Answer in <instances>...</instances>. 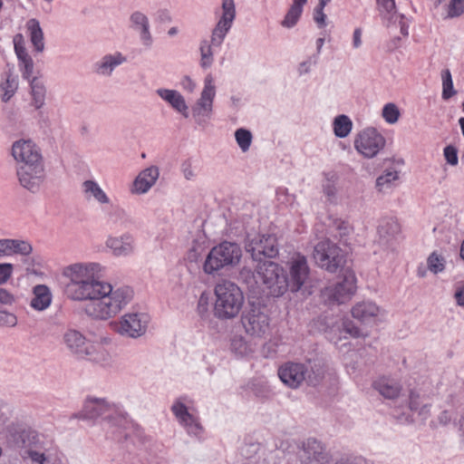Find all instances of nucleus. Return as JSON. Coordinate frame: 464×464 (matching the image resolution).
Here are the masks:
<instances>
[{"mask_svg":"<svg viewBox=\"0 0 464 464\" xmlns=\"http://www.w3.org/2000/svg\"><path fill=\"white\" fill-rule=\"evenodd\" d=\"M106 268L99 262H74L62 270L64 290L72 301L89 303L84 307L87 316L108 321L116 317L133 299V290L126 285L115 286L104 280Z\"/></svg>","mask_w":464,"mask_h":464,"instance_id":"1","label":"nucleus"},{"mask_svg":"<svg viewBox=\"0 0 464 464\" xmlns=\"http://www.w3.org/2000/svg\"><path fill=\"white\" fill-rule=\"evenodd\" d=\"M240 276L247 287L254 293H263L278 297L289 289L286 271L275 262H266L261 265L256 274L244 268Z\"/></svg>","mask_w":464,"mask_h":464,"instance_id":"2","label":"nucleus"},{"mask_svg":"<svg viewBox=\"0 0 464 464\" xmlns=\"http://www.w3.org/2000/svg\"><path fill=\"white\" fill-rule=\"evenodd\" d=\"M213 316L220 321H233L241 314L245 304V294L241 287L230 279H220L213 287Z\"/></svg>","mask_w":464,"mask_h":464,"instance_id":"3","label":"nucleus"},{"mask_svg":"<svg viewBox=\"0 0 464 464\" xmlns=\"http://www.w3.org/2000/svg\"><path fill=\"white\" fill-rule=\"evenodd\" d=\"M105 416L103 428L112 436H118L127 426V419L114 412L111 404L104 399L90 397L83 402L82 410L76 417L84 420H94Z\"/></svg>","mask_w":464,"mask_h":464,"instance_id":"4","label":"nucleus"},{"mask_svg":"<svg viewBox=\"0 0 464 464\" xmlns=\"http://www.w3.org/2000/svg\"><path fill=\"white\" fill-rule=\"evenodd\" d=\"M242 258V249L237 243L224 241L213 246L205 257L202 271L215 276L220 270L237 266Z\"/></svg>","mask_w":464,"mask_h":464,"instance_id":"5","label":"nucleus"},{"mask_svg":"<svg viewBox=\"0 0 464 464\" xmlns=\"http://www.w3.org/2000/svg\"><path fill=\"white\" fill-rule=\"evenodd\" d=\"M314 327L325 334L326 338L334 343H337L343 338V333L353 338L365 339L370 336V332L356 325L350 320H340L336 316H322L314 322Z\"/></svg>","mask_w":464,"mask_h":464,"instance_id":"6","label":"nucleus"},{"mask_svg":"<svg viewBox=\"0 0 464 464\" xmlns=\"http://www.w3.org/2000/svg\"><path fill=\"white\" fill-rule=\"evenodd\" d=\"M150 321L151 317L148 313L142 310H130L111 322L110 326L120 336L137 340L147 334Z\"/></svg>","mask_w":464,"mask_h":464,"instance_id":"7","label":"nucleus"},{"mask_svg":"<svg viewBox=\"0 0 464 464\" xmlns=\"http://www.w3.org/2000/svg\"><path fill=\"white\" fill-rule=\"evenodd\" d=\"M216 96V81L214 76L208 73L204 77L202 89L190 111L191 118L198 127H205L211 121Z\"/></svg>","mask_w":464,"mask_h":464,"instance_id":"8","label":"nucleus"},{"mask_svg":"<svg viewBox=\"0 0 464 464\" xmlns=\"http://www.w3.org/2000/svg\"><path fill=\"white\" fill-rule=\"evenodd\" d=\"M353 145L359 156L365 160H372L384 150L387 139L377 127L368 125L354 134Z\"/></svg>","mask_w":464,"mask_h":464,"instance_id":"9","label":"nucleus"},{"mask_svg":"<svg viewBox=\"0 0 464 464\" xmlns=\"http://www.w3.org/2000/svg\"><path fill=\"white\" fill-rule=\"evenodd\" d=\"M240 323L245 334L253 340L266 339L272 331L271 318L266 309L255 304L242 313Z\"/></svg>","mask_w":464,"mask_h":464,"instance_id":"10","label":"nucleus"},{"mask_svg":"<svg viewBox=\"0 0 464 464\" xmlns=\"http://www.w3.org/2000/svg\"><path fill=\"white\" fill-rule=\"evenodd\" d=\"M170 409L179 424L189 436L200 438L203 435L204 429L199 421L195 402L190 397L177 398Z\"/></svg>","mask_w":464,"mask_h":464,"instance_id":"11","label":"nucleus"},{"mask_svg":"<svg viewBox=\"0 0 464 464\" xmlns=\"http://www.w3.org/2000/svg\"><path fill=\"white\" fill-rule=\"evenodd\" d=\"M315 263L323 269L334 273L344 264L343 251L329 239H322L314 248Z\"/></svg>","mask_w":464,"mask_h":464,"instance_id":"12","label":"nucleus"},{"mask_svg":"<svg viewBox=\"0 0 464 464\" xmlns=\"http://www.w3.org/2000/svg\"><path fill=\"white\" fill-rule=\"evenodd\" d=\"M357 279L352 270H345L338 281L323 291V297L330 304H345L352 299L357 290Z\"/></svg>","mask_w":464,"mask_h":464,"instance_id":"13","label":"nucleus"},{"mask_svg":"<svg viewBox=\"0 0 464 464\" xmlns=\"http://www.w3.org/2000/svg\"><path fill=\"white\" fill-rule=\"evenodd\" d=\"M245 248L256 261H260L263 256L273 258L278 254L277 239L271 234H249Z\"/></svg>","mask_w":464,"mask_h":464,"instance_id":"14","label":"nucleus"},{"mask_svg":"<svg viewBox=\"0 0 464 464\" xmlns=\"http://www.w3.org/2000/svg\"><path fill=\"white\" fill-rule=\"evenodd\" d=\"M237 16L235 0H221L220 7L216 10V24L212 29L214 43H223L230 32Z\"/></svg>","mask_w":464,"mask_h":464,"instance_id":"15","label":"nucleus"},{"mask_svg":"<svg viewBox=\"0 0 464 464\" xmlns=\"http://www.w3.org/2000/svg\"><path fill=\"white\" fill-rule=\"evenodd\" d=\"M16 175L24 188L33 193L38 192L45 180L44 161L17 166Z\"/></svg>","mask_w":464,"mask_h":464,"instance_id":"16","label":"nucleus"},{"mask_svg":"<svg viewBox=\"0 0 464 464\" xmlns=\"http://www.w3.org/2000/svg\"><path fill=\"white\" fill-rule=\"evenodd\" d=\"M286 268L289 274V289L292 292L299 291L309 277L310 269L306 257L300 253H295L287 260Z\"/></svg>","mask_w":464,"mask_h":464,"instance_id":"17","label":"nucleus"},{"mask_svg":"<svg viewBox=\"0 0 464 464\" xmlns=\"http://www.w3.org/2000/svg\"><path fill=\"white\" fill-rule=\"evenodd\" d=\"M353 318L365 325H375L384 319L385 310L372 300L356 302L351 308Z\"/></svg>","mask_w":464,"mask_h":464,"instance_id":"18","label":"nucleus"},{"mask_svg":"<svg viewBox=\"0 0 464 464\" xmlns=\"http://www.w3.org/2000/svg\"><path fill=\"white\" fill-rule=\"evenodd\" d=\"M11 155L17 166L28 165L43 160L39 147L31 139H18L11 146Z\"/></svg>","mask_w":464,"mask_h":464,"instance_id":"19","label":"nucleus"},{"mask_svg":"<svg viewBox=\"0 0 464 464\" xmlns=\"http://www.w3.org/2000/svg\"><path fill=\"white\" fill-rule=\"evenodd\" d=\"M104 245L107 251L116 258L131 256L137 248L135 237L130 232L109 235Z\"/></svg>","mask_w":464,"mask_h":464,"instance_id":"20","label":"nucleus"},{"mask_svg":"<svg viewBox=\"0 0 464 464\" xmlns=\"http://www.w3.org/2000/svg\"><path fill=\"white\" fill-rule=\"evenodd\" d=\"M160 178V169L150 165L141 169L129 186V191L134 196H142L150 192Z\"/></svg>","mask_w":464,"mask_h":464,"instance_id":"21","label":"nucleus"},{"mask_svg":"<svg viewBox=\"0 0 464 464\" xmlns=\"http://www.w3.org/2000/svg\"><path fill=\"white\" fill-rule=\"evenodd\" d=\"M90 342L83 333L72 327L66 328L61 335V344L69 353L79 358H82L86 353Z\"/></svg>","mask_w":464,"mask_h":464,"instance_id":"22","label":"nucleus"},{"mask_svg":"<svg viewBox=\"0 0 464 464\" xmlns=\"http://www.w3.org/2000/svg\"><path fill=\"white\" fill-rule=\"evenodd\" d=\"M155 93L170 109L181 117L187 119L189 117V106L185 96L176 89L160 87L156 89Z\"/></svg>","mask_w":464,"mask_h":464,"instance_id":"23","label":"nucleus"},{"mask_svg":"<svg viewBox=\"0 0 464 464\" xmlns=\"http://www.w3.org/2000/svg\"><path fill=\"white\" fill-rule=\"evenodd\" d=\"M307 367L299 362H285L278 369V376L282 382L290 388H297L304 381Z\"/></svg>","mask_w":464,"mask_h":464,"instance_id":"24","label":"nucleus"},{"mask_svg":"<svg viewBox=\"0 0 464 464\" xmlns=\"http://www.w3.org/2000/svg\"><path fill=\"white\" fill-rule=\"evenodd\" d=\"M301 458L305 464H328L329 453L324 445L314 439H308L304 443Z\"/></svg>","mask_w":464,"mask_h":464,"instance_id":"25","label":"nucleus"},{"mask_svg":"<svg viewBox=\"0 0 464 464\" xmlns=\"http://www.w3.org/2000/svg\"><path fill=\"white\" fill-rule=\"evenodd\" d=\"M130 26L139 34L143 46L150 47L152 45L153 37L150 32V20L144 13L140 11L131 13L130 15Z\"/></svg>","mask_w":464,"mask_h":464,"instance_id":"26","label":"nucleus"},{"mask_svg":"<svg viewBox=\"0 0 464 464\" xmlns=\"http://www.w3.org/2000/svg\"><path fill=\"white\" fill-rule=\"evenodd\" d=\"M127 61L126 56L121 52H113L103 55L94 64L95 72L102 77H110L112 75L114 70L125 63Z\"/></svg>","mask_w":464,"mask_h":464,"instance_id":"27","label":"nucleus"},{"mask_svg":"<svg viewBox=\"0 0 464 464\" xmlns=\"http://www.w3.org/2000/svg\"><path fill=\"white\" fill-rule=\"evenodd\" d=\"M82 359L88 360L105 368L112 366L114 362L113 355L107 348L92 341Z\"/></svg>","mask_w":464,"mask_h":464,"instance_id":"28","label":"nucleus"},{"mask_svg":"<svg viewBox=\"0 0 464 464\" xmlns=\"http://www.w3.org/2000/svg\"><path fill=\"white\" fill-rule=\"evenodd\" d=\"M82 192L88 201L95 202L101 206H111V198L102 188L98 181L87 179L82 184Z\"/></svg>","mask_w":464,"mask_h":464,"instance_id":"29","label":"nucleus"},{"mask_svg":"<svg viewBox=\"0 0 464 464\" xmlns=\"http://www.w3.org/2000/svg\"><path fill=\"white\" fill-rule=\"evenodd\" d=\"M409 409L414 419L424 421L430 416L431 405L418 391H411L409 394Z\"/></svg>","mask_w":464,"mask_h":464,"instance_id":"30","label":"nucleus"},{"mask_svg":"<svg viewBox=\"0 0 464 464\" xmlns=\"http://www.w3.org/2000/svg\"><path fill=\"white\" fill-rule=\"evenodd\" d=\"M256 340H246L242 335H235L230 340V352L237 358L249 359L255 354L257 345Z\"/></svg>","mask_w":464,"mask_h":464,"instance_id":"31","label":"nucleus"},{"mask_svg":"<svg viewBox=\"0 0 464 464\" xmlns=\"http://www.w3.org/2000/svg\"><path fill=\"white\" fill-rule=\"evenodd\" d=\"M33 250L29 242L20 239H0V258L13 255L27 256Z\"/></svg>","mask_w":464,"mask_h":464,"instance_id":"32","label":"nucleus"},{"mask_svg":"<svg viewBox=\"0 0 464 464\" xmlns=\"http://www.w3.org/2000/svg\"><path fill=\"white\" fill-rule=\"evenodd\" d=\"M25 32L35 53H43L45 48L44 34L39 20L30 18L25 23Z\"/></svg>","mask_w":464,"mask_h":464,"instance_id":"33","label":"nucleus"},{"mask_svg":"<svg viewBox=\"0 0 464 464\" xmlns=\"http://www.w3.org/2000/svg\"><path fill=\"white\" fill-rule=\"evenodd\" d=\"M306 4L307 0H292L285 15L280 21L281 27L286 30L295 28L302 17L304 7Z\"/></svg>","mask_w":464,"mask_h":464,"instance_id":"34","label":"nucleus"},{"mask_svg":"<svg viewBox=\"0 0 464 464\" xmlns=\"http://www.w3.org/2000/svg\"><path fill=\"white\" fill-rule=\"evenodd\" d=\"M459 408V401L454 397H449L441 410L437 415L435 420L432 421V426H446L457 419Z\"/></svg>","mask_w":464,"mask_h":464,"instance_id":"35","label":"nucleus"},{"mask_svg":"<svg viewBox=\"0 0 464 464\" xmlns=\"http://www.w3.org/2000/svg\"><path fill=\"white\" fill-rule=\"evenodd\" d=\"M374 388L385 399L394 400L401 394V383L391 378L381 377L374 382Z\"/></svg>","mask_w":464,"mask_h":464,"instance_id":"36","label":"nucleus"},{"mask_svg":"<svg viewBox=\"0 0 464 464\" xmlns=\"http://www.w3.org/2000/svg\"><path fill=\"white\" fill-rule=\"evenodd\" d=\"M29 84L30 105L34 110H40L45 105L46 87L44 82L38 77L27 81Z\"/></svg>","mask_w":464,"mask_h":464,"instance_id":"37","label":"nucleus"},{"mask_svg":"<svg viewBox=\"0 0 464 464\" xmlns=\"http://www.w3.org/2000/svg\"><path fill=\"white\" fill-rule=\"evenodd\" d=\"M223 43H214L213 33H211L210 40H202L199 44L200 60L199 64L203 69H208L214 63V55L216 49L221 47Z\"/></svg>","mask_w":464,"mask_h":464,"instance_id":"38","label":"nucleus"},{"mask_svg":"<svg viewBox=\"0 0 464 464\" xmlns=\"http://www.w3.org/2000/svg\"><path fill=\"white\" fill-rule=\"evenodd\" d=\"M14 302V296L6 289L0 288V305H10ZM17 324L16 315L6 310H0V326L14 327Z\"/></svg>","mask_w":464,"mask_h":464,"instance_id":"39","label":"nucleus"},{"mask_svg":"<svg viewBox=\"0 0 464 464\" xmlns=\"http://www.w3.org/2000/svg\"><path fill=\"white\" fill-rule=\"evenodd\" d=\"M196 314L203 325L210 326L214 323L210 295L207 291L202 292L198 296Z\"/></svg>","mask_w":464,"mask_h":464,"instance_id":"40","label":"nucleus"},{"mask_svg":"<svg viewBox=\"0 0 464 464\" xmlns=\"http://www.w3.org/2000/svg\"><path fill=\"white\" fill-rule=\"evenodd\" d=\"M19 87V80L16 75L8 72L2 75L0 80V99L3 102H8L16 93Z\"/></svg>","mask_w":464,"mask_h":464,"instance_id":"41","label":"nucleus"},{"mask_svg":"<svg viewBox=\"0 0 464 464\" xmlns=\"http://www.w3.org/2000/svg\"><path fill=\"white\" fill-rule=\"evenodd\" d=\"M34 297L31 300V306L37 311L47 309L52 303L50 289L44 285H38L34 287Z\"/></svg>","mask_w":464,"mask_h":464,"instance_id":"42","label":"nucleus"},{"mask_svg":"<svg viewBox=\"0 0 464 464\" xmlns=\"http://www.w3.org/2000/svg\"><path fill=\"white\" fill-rule=\"evenodd\" d=\"M208 246L207 237L201 232L197 233L194 236L187 252L188 261L191 263L198 262L207 250Z\"/></svg>","mask_w":464,"mask_h":464,"instance_id":"43","label":"nucleus"},{"mask_svg":"<svg viewBox=\"0 0 464 464\" xmlns=\"http://www.w3.org/2000/svg\"><path fill=\"white\" fill-rule=\"evenodd\" d=\"M353 128L352 119L346 114H338L332 121V130L338 139L347 138Z\"/></svg>","mask_w":464,"mask_h":464,"instance_id":"44","label":"nucleus"},{"mask_svg":"<svg viewBox=\"0 0 464 464\" xmlns=\"http://www.w3.org/2000/svg\"><path fill=\"white\" fill-rule=\"evenodd\" d=\"M234 138L242 153H246L250 150L254 140L250 130L244 127L237 128L234 132Z\"/></svg>","mask_w":464,"mask_h":464,"instance_id":"45","label":"nucleus"},{"mask_svg":"<svg viewBox=\"0 0 464 464\" xmlns=\"http://www.w3.org/2000/svg\"><path fill=\"white\" fill-rule=\"evenodd\" d=\"M18 69L22 74V77L30 81L31 79L37 78L34 76V63L29 53L17 54Z\"/></svg>","mask_w":464,"mask_h":464,"instance_id":"46","label":"nucleus"},{"mask_svg":"<svg viewBox=\"0 0 464 464\" xmlns=\"http://www.w3.org/2000/svg\"><path fill=\"white\" fill-rule=\"evenodd\" d=\"M377 5L382 17L387 22L388 25L397 21L398 14L394 0H377Z\"/></svg>","mask_w":464,"mask_h":464,"instance_id":"47","label":"nucleus"},{"mask_svg":"<svg viewBox=\"0 0 464 464\" xmlns=\"http://www.w3.org/2000/svg\"><path fill=\"white\" fill-rule=\"evenodd\" d=\"M446 268V258L442 253L433 251L427 258V269L438 275L442 273Z\"/></svg>","mask_w":464,"mask_h":464,"instance_id":"48","label":"nucleus"},{"mask_svg":"<svg viewBox=\"0 0 464 464\" xmlns=\"http://www.w3.org/2000/svg\"><path fill=\"white\" fill-rule=\"evenodd\" d=\"M401 110L394 102L385 103L381 111V117L389 125L396 124L401 118Z\"/></svg>","mask_w":464,"mask_h":464,"instance_id":"49","label":"nucleus"},{"mask_svg":"<svg viewBox=\"0 0 464 464\" xmlns=\"http://www.w3.org/2000/svg\"><path fill=\"white\" fill-rule=\"evenodd\" d=\"M442 92L441 97L443 100H449L453 97L457 92L454 89L451 72L449 69L441 72Z\"/></svg>","mask_w":464,"mask_h":464,"instance_id":"50","label":"nucleus"},{"mask_svg":"<svg viewBox=\"0 0 464 464\" xmlns=\"http://www.w3.org/2000/svg\"><path fill=\"white\" fill-rule=\"evenodd\" d=\"M400 178V172L396 169H387L382 175H381L376 180V186L379 190L382 191L392 185L393 182L398 180Z\"/></svg>","mask_w":464,"mask_h":464,"instance_id":"51","label":"nucleus"},{"mask_svg":"<svg viewBox=\"0 0 464 464\" xmlns=\"http://www.w3.org/2000/svg\"><path fill=\"white\" fill-rule=\"evenodd\" d=\"M464 14V0H450L446 7V16L456 18Z\"/></svg>","mask_w":464,"mask_h":464,"instance_id":"52","label":"nucleus"},{"mask_svg":"<svg viewBox=\"0 0 464 464\" xmlns=\"http://www.w3.org/2000/svg\"><path fill=\"white\" fill-rule=\"evenodd\" d=\"M334 178V175L331 178H326L322 185L323 193L329 201L335 200L337 196V187Z\"/></svg>","mask_w":464,"mask_h":464,"instance_id":"53","label":"nucleus"},{"mask_svg":"<svg viewBox=\"0 0 464 464\" xmlns=\"http://www.w3.org/2000/svg\"><path fill=\"white\" fill-rule=\"evenodd\" d=\"M317 63L316 56H309L302 61L297 66V72L300 76L310 73Z\"/></svg>","mask_w":464,"mask_h":464,"instance_id":"54","label":"nucleus"},{"mask_svg":"<svg viewBox=\"0 0 464 464\" xmlns=\"http://www.w3.org/2000/svg\"><path fill=\"white\" fill-rule=\"evenodd\" d=\"M443 155L448 164L456 166L459 163L458 150L452 146L448 145L443 150Z\"/></svg>","mask_w":464,"mask_h":464,"instance_id":"55","label":"nucleus"},{"mask_svg":"<svg viewBox=\"0 0 464 464\" xmlns=\"http://www.w3.org/2000/svg\"><path fill=\"white\" fill-rule=\"evenodd\" d=\"M313 20L319 29H324L328 24L327 15L325 14L324 10L321 8L314 9Z\"/></svg>","mask_w":464,"mask_h":464,"instance_id":"56","label":"nucleus"},{"mask_svg":"<svg viewBox=\"0 0 464 464\" xmlns=\"http://www.w3.org/2000/svg\"><path fill=\"white\" fill-rule=\"evenodd\" d=\"M14 265L10 263H0V285H5L13 276Z\"/></svg>","mask_w":464,"mask_h":464,"instance_id":"57","label":"nucleus"},{"mask_svg":"<svg viewBox=\"0 0 464 464\" xmlns=\"http://www.w3.org/2000/svg\"><path fill=\"white\" fill-rule=\"evenodd\" d=\"M13 44L15 55L28 53L25 39L22 34H16L14 35Z\"/></svg>","mask_w":464,"mask_h":464,"instance_id":"58","label":"nucleus"},{"mask_svg":"<svg viewBox=\"0 0 464 464\" xmlns=\"http://www.w3.org/2000/svg\"><path fill=\"white\" fill-rule=\"evenodd\" d=\"M180 87L183 91L192 93L198 87L197 82L188 75H185L180 79Z\"/></svg>","mask_w":464,"mask_h":464,"instance_id":"59","label":"nucleus"},{"mask_svg":"<svg viewBox=\"0 0 464 464\" xmlns=\"http://www.w3.org/2000/svg\"><path fill=\"white\" fill-rule=\"evenodd\" d=\"M362 45V29L361 27L354 28L352 35V47L354 50L360 49Z\"/></svg>","mask_w":464,"mask_h":464,"instance_id":"60","label":"nucleus"},{"mask_svg":"<svg viewBox=\"0 0 464 464\" xmlns=\"http://www.w3.org/2000/svg\"><path fill=\"white\" fill-rule=\"evenodd\" d=\"M181 171L184 178L188 180H191L196 177V169L188 160L182 163Z\"/></svg>","mask_w":464,"mask_h":464,"instance_id":"61","label":"nucleus"},{"mask_svg":"<svg viewBox=\"0 0 464 464\" xmlns=\"http://www.w3.org/2000/svg\"><path fill=\"white\" fill-rule=\"evenodd\" d=\"M454 298L459 306L464 307V283L456 287Z\"/></svg>","mask_w":464,"mask_h":464,"instance_id":"62","label":"nucleus"},{"mask_svg":"<svg viewBox=\"0 0 464 464\" xmlns=\"http://www.w3.org/2000/svg\"><path fill=\"white\" fill-rule=\"evenodd\" d=\"M29 457L32 459V461L36 464H45L47 460V458L44 453L36 450H31L29 452Z\"/></svg>","mask_w":464,"mask_h":464,"instance_id":"63","label":"nucleus"},{"mask_svg":"<svg viewBox=\"0 0 464 464\" xmlns=\"http://www.w3.org/2000/svg\"><path fill=\"white\" fill-rule=\"evenodd\" d=\"M8 421V411L6 407L0 404V434L5 430Z\"/></svg>","mask_w":464,"mask_h":464,"instance_id":"64","label":"nucleus"}]
</instances>
